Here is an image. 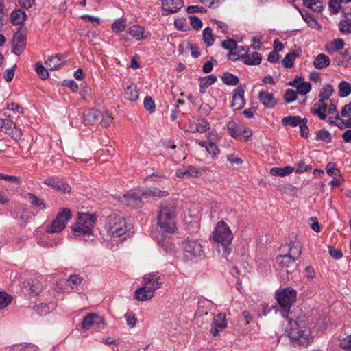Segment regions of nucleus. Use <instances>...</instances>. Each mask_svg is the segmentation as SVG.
Masks as SVG:
<instances>
[{
  "mask_svg": "<svg viewBox=\"0 0 351 351\" xmlns=\"http://www.w3.org/2000/svg\"><path fill=\"white\" fill-rule=\"evenodd\" d=\"M72 214L69 208H62L55 219H53L50 226L47 228L48 233H59L66 227V222L71 219Z\"/></svg>",
  "mask_w": 351,
  "mask_h": 351,
  "instance_id": "nucleus-8",
  "label": "nucleus"
},
{
  "mask_svg": "<svg viewBox=\"0 0 351 351\" xmlns=\"http://www.w3.org/2000/svg\"><path fill=\"white\" fill-rule=\"evenodd\" d=\"M26 31L21 27L14 34L12 40V51L16 56L21 55L26 46Z\"/></svg>",
  "mask_w": 351,
  "mask_h": 351,
  "instance_id": "nucleus-10",
  "label": "nucleus"
},
{
  "mask_svg": "<svg viewBox=\"0 0 351 351\" xmlns=\"http://www.w3.org/2000/svg\"><path fill=\"white\" fill-rule=\"evenodd\" d=\"M101 124L103 127L108 126L113 119V117L108 112H106L105 114H101Z\"/></svg>",
  "mask_w": 351,
  "mask_h": 351,
  "instance_id": "nucleus-61",
  "label": "nucleus"
},
{
  "mask_svg": "<svg viewBox=\"0 0 351 351\" xmlns=\"http://www.w3.org/2000/svg\"><path fill=\"white\" fill-rule=\"evenodd\" d=\"M7 109L12 111L13 112H18L19 114H23L24 110L23 108L18 104L14 102H12L8 105Z\"/></svg>",
  "mask_w": 351,
  "mask_h": 351,
  "instance_id": "nucleus-60",
  "label": "nucleus"
},
{
  "mask_svg": "<svg viewBox=\"0 0 351 351\" xmlns=\"http://www.w3.org/2000/svg\"><path fill=\"white\" fill-rule=\"evenodd\" d=\"M351 93L350 84L346 82L342 81L339 84V96L341 97H347Z\"/></svg>",
  "mask_w": 351,
  "mask_h": 351,
  "instance_id": "nucleus-42",
  "label": "nucleus"
},
{
  "mask_svg": "<svg viewBox=\"0 0 351 351\" xmlns=\"http://www.w3.org/2000/svg\"><path fill=\"white\" fill-rule=\"evenodd\" d=\"M158 243L165 252L167 254L175 252V245L173 243L171 237L162 234L161 237L158 239Z\"/></svg>",
  "mask_w": 351,
  "mask_h": 351,
  "instance_id": "nucleus-23",
  "label": "nucleus"
},
{
  "mask_svg": "<svg viewBox=\"0 0 351 351\" xmlns=\"http://www.w3.org/2000/svg\"><path fill=\"white\" fill-rule=\"evenodd\" d=\"M221 45L225 49L230 51L228 54V59L231 60L232 61H236L239 60V58H233L237 56V53L236 52L237 49V43L235 40L233 38H228L226 40H223L221 43Z\"/></svg>",
  "mask_w": 351,
  "mask_h": 351,
  "instance_id": "nucleus-22",
  "label": "nucleus"
},
{
  "mask_svg": "<svg viewBox=\"0 0 351 351\" xmlns=\"http://www.w3.org/2000/svg\"><path fill=\"white\" fill-rule=\"evenodd\" d=\"M124 98L127 100L134 101L138 98V91L136 86L130 85L125 87L124 91Z\"/></svg>",
  "mask_w": 351,
  "mask_h": 351,
  "instance_id": "nucleus-31",
  "label": "nucleus"
},
{
  "mask_svg": "<svg viewBox=\"0 0 351 351\" xmlns=\"http://www.w3.org/2000/svg\"><path fill=\"white\" fill-rule=\"evenodd\" d=\"M214 241L221 245L222 252L225 256L231 252L230 245L233 239V234L229 226L223 221L217 223L213 231Z\"/></svg>",
  "mask_w": 351,
  "mask_h": 351,
  "instance_id": "nucleus-5",
  "label": "nucleus"
},
{
  "mask_svg": "<svg viewBox=\"0 0 351 351\" xmlns=\"http://www.w3.org/2000/svg\"><path fill=\"white\" fill-rule=\"evenodd\" d=\"M37 74L42 80H45L49 77L47 70L43 66L40 62H37L35 65Z\"/></svg>",
  "mask_w": 351,
  "mask_h": 351,
  "instance_id": "nucleus-48",
  "label": "nucleus"
},
{
  "mask_svg": "<svg viewBox=\"0 0 351 351\" xmlns=\"http://www.w3.org/2000/svg\"><path fill=\"white\" fill-rule=\"evenodd\" d=\"M128 33L132 37L139 40L143 38L144 28L140 25H135L129 29Z\"/></svg>",
  "mask_w": 351,
  "mask_h": 351,
  "instance_id": "nucleus-37",
  "label": "nucleus"
},
{
  "mask_svg": "<svg viewBox=\"0 0 351 351\" xmlns=\"http://www.w3.org/2000/svg\"><path fill=\"white\" fill-rule=\"evenodd\" d=\"M302 121V119L299 116H287L282 119L281 123L284 126L295 127L299 125Z\"/></svg>",
  "mask_w": 351,
  "mask_h": 351,
  "instance_id": "nucleus-35",
  "label": "nucleus"
},
{
  "mask_svg": "<svg viewBox=\"0 0 351 351\" xmlns=\"http://www.w3.org/2000/svg\"><path fill=\"white\" fill-rule=\"evenodd\" d=\"M339 346L344 351H351V334L341 340Z\"/></svg>",
  "mask_w": 351,
  "mask_h": 351,
  "instance_id": "nucleus-51",
  "label": "nucleus"
},
{
  "mask_svg": "<svg viewBox=\"0 0 351 351\" xmlns=\"http://www.w3.org/2000/svg\"><path fill=\"white\" fill-rule=\"evenodd\" d=\"M125 21L119 19L117 20L115 22H114L112 25V29L114 32L119 33L124 30L125 28Z\"/></svg>",
  "mask_w": 351,
  "mask_h": 351,
  "instance_id": "nucleus-49",
  "label": "nucleus"
},
{
  "mask_svg": "<svg viewBox=\"0 0 351 351\" xmlns=\"http://www.w3.org/2000/svg\"><path fill=\"white\" fill-rule=\"evenodd\" d=\"M296 291L291 288L278 289L275 298L279 304L282 317L289 322L286 332L293 346L308 345L312 340L311 332L308 326V320L305 316H298L295 319L289 311L296 300Z\"/></svg>",
  "mask_w": 351,
  "mask_h": 351,
  "instance_id": "nucleus-1",
  "label": "nucleus"
},
{
  "mask_svg": "<svg viewBox=\"0 0 351 351\" xmlns=\"http://www.w3.org/2000/svg\"><path fill=\"white\" fill-rule=\"evenodd\" d=\"M333 87L330 84H327L324 86L322 91L319 95V102L324 103L328 100L332 93H333Z\"/></svg>",
  "mask_w": 351,
  "mask_h": 351,
  "instance_id": "nucleus-36",
  "label": "nucleus"
},
{
  "mask_svg": "<svg viewBox=\"0 0 351 351\" xmlns=\"http://www.w3.org/2000/svg\"><path fill=\"white\" fill-rule=\"evenodd\" d=\"M86 124H90L98 121L101 117V112L95 109L88 110L84 115Z\"/></svg>",
  "mask_w": 351,
  "mask_h": 351,
  "instance_id": "nucleus-32",
  "label": "nucleus"
},
{
  "mask_svg": "<svg viewBox=\"0 0 351 351\" xmlns=\"http://www.w3.org/2000/svg\"><path fill=\"white\" fill-rule=\"evenodd\" d=\"M25 12L19 9L12 12L10 14V21L14 25H21L26 19Z\"/></svg>",
  "mask_w": 351,
  "mask_h": 351,
  "instance_id": "nucleus-29",
  "label": "nucleus"
},
{
  "mask_svg": "<svg viewBox=\"0 0 351 351\" xmlns=\"http://www.w3.org/2000/svg\"><path fill=\"white\" fill-rule=\"evenodd\" d=\"M339 31L343 34L351 33V20H341L339 23Z\"/></svg>",
  "mask_w": 351,
  "mask_h": 351,
  "instance_id": "nucleus-45",
  "label": "nucleus"
},
{
  "mask_svg": "<svg viewBox=\"0 0 351 351\" xmlns=\"http://www.w3.org/2000/svg\"><path fill=\"white\" fill-rule=\"evenodd\" d=\"M316 141H321L326 143H330L332 137L330 133L326 129H322L316 133Z\"/></svg>",
  "mask_w": 351,
  "mask_h": 351,
  "instance_id": "nucleus-41",
  "label": "nucleus"
},
{
  "mask_svg": "<svg viewBox=\"0 0 351 351\" xmlns=\"http://www.w3.org/2000/svg\"><path fill=\"white\" fill-rule=\"evenodd\" d=\"M203 40L207 47L213 45L215 41L214 36L212 33V29L209 27H206L202 32Z\"/></svg>",
  "mask_w": 351,
  "mask_h": 351,
  "instance_id": "nucleus-39",
  "label": "nucleus"
},
{
  "mask_svg": "<svg viewBox=\"0 0 351 351\" xmlns=\"http://www.w3.org/2000/svg\"><path fill=\"white\" fill-rule=\"evenodd\" d=\"M183 250L193 257H202L204 254L202 245L197 239L187 238L182 242Z\"/></svg>",
  "mask_w": 351,
  "mask_h": 351,
  "instance_id": "nucleus-9",
  "label": "nucleus"
},
{
  "mask_svg": "<svg viewBox=\"0 0 351 351\" xmlns=\"http://www.w3.org/2000/svg\"><path fill=\"white\" fill-rule=\"evenodd\" d=\"M296 259L290 258L285 254H280L276 258V262L287 273H291L297 267Z\"/></svg>",
  "mask_w": 351,
  "mask_h": 351,
  "instance_id": "nucleus-15",
  "label": "nucleus"
},
{
  "mask_svg": "<svg viewBox=\"0 0 351 351\" xmlns=\"http://www.w3.org/2000/svg\"><path fill=\"white\" fill-rule=\"evenodd\" d=\"M82 278L78 275H71L67 280V285L73 289L77 287L82 282Z\"/></svg>",
  "mask_w": 351,
  "mask_h": 351,
  "instance_id": "nucleus-47",
  "label": "nucleus"
},
{
  "mask_svg": "<svg viewBox=\"0 0 351 351\" xmlns=\"http://www.w3.org/2000/svg\"><path fill=\"white\" fill-rule=\"evenodd\" d=\"M311 112L313 114L318 116L321 120H326L327 118V106L324 103L316 102Z\"/></svg>",
  "mask_w": 351,
  "mask_h": 351,
  "instance_id": "nucleus-25",
  "label": "nucleus"
},
{
  "mask_svg": "<svg viewBox=\"0 0 351 351\" xmlns=\"http://www.w3.org/2000/svg\"><path fill=\"white\" fill-rule=\"evenodd\" d=\"M227 128L229 134L234 138L241 135H245L246 138H248L252 135L250 129L239 122L230 121L227 123Z\"/></svg>",
  "mask_w": 351,
  "mask_h": 351,
  "instance_id": "nucleus-13",
  "label": "nucleus"
},
{
  "mask_svg": "<svg viewBox=\"0 0 351 351\" xmlns=\"http://www.w3.org/2000/svg\"><path fill=\"white\" fill-rule=\"evenodd\" d=\"M25 197L29 200L32 206L39 208L40 210H44L46 208L44 199L36 196L35 194L28 193H27Z\"/></svg>",
  "mask_w": 351,
  "mask_h": 351,
  "instance_id": "nucleus-27",
  "label": "nucleus"
},
{
  "mask_svg": "<svg viewBox=\"0 0 351 351\" xmlns=\"http://www.w3.org/2000/svg\"><path fill=\"white\" fill-rule=\"evenodd\" d=\"M199 81L203 83V86L208 87L217 81V77L212 74L206 77H199Z\"/></svg>",
  "mask_w": 351,
  "mask_h": 351,
  "instance_id": "nucleus-52",
  "label": "nucleus"
},
{
  "mask_svg": "<svg viewBox=\"0 0 351 351\" xmlns=\"http://www.w3.org/2000/svg\"><path fill=\"white\" fill-rule=\"evenodd\" d=\"M104 323L103 317H100L97 313H89L84 317L82 322V328L85 330H89L94 325H100Z\"/></svg>",
  "mask_w": 351,
  "mask_h": 351,
  "instance_id": "nucleus-17",
  "label": "nucleus"
},
{
  "mask_svg": "<svg viewBox=\"0 0 351 351\" xmlns=\"http://www.w3.org/2000/svg\"><path fill=\"white\" fill-rule=\"evenodd\" d=\"M167 195V191H161L156 187H151L138 191H129L119 198V201L127 206L138 208L143 205L144 200L150 197H163Z\"/></svg>",
  "mask_w": 351,
  "mask_h": 351,
  "instance_id": "nucleus-2",
  "label": "nucleus"
},
{
  "mask_svg": "<svg viewBox=\"0 0 351 351\" xmlns=\"http://www.w3.org/2000/svg\"><path fill=\"white\" fill-rule=\"evenodd\" d=\"M341 3L340 0H330L328 2V7L331 12V13L336 14L341 10Z\"/></svg>",
  "mask_w": 351,
  "mask_h": 351,
  "instance_id": "nucleus-50",
  "label": "nucleus"
},
{
  "mask_svg": "<svg viewBox=\"0 0 351 351\" xmlns=\"http://www.w3.org/2000/svg\"><path fill=\"white\" fill-rule=\"evenodd\" d=\"M25 292L30 295H38L42 289L41 283L37 279H29L24 282Z\"/></svg>",
  "mask_w": 351,
  "mask_h": 351,
  "instance_id": "nucleus-19",
  "label": "nucleus"
},
{
  "mask_svg": "<svg viewBox=\"0 0 351 351\" xmlns=\"http://www.w3.org/2000/svg\"><path fill=\"white\" fill-rule=\"evenodd\" d=\"M293 171V168L291 166H286L283 168L273 167L270 169L271 175L274 176L284 177L291 174Z\"/></svg>",
  "mask_w": 351,
  "mask_h": 351,
  "instance_id": "nucleus-34",
  "label": "nucleus"
},
{
  "mask_svg": "<svg viewBox=\"0 0 351 351\" xmlns=\"http://www.w3.org/2000/svg\"><path fill=\"white\" fill-rule=\"evenodd\" d=\"M244 89L241 86H237L234 89L232 96V101L231 107L233 110L241 109L245 106V100L243 98Z\"/></svg>",
  "mask_w": 351,
  "mask_h": 351,
  "instance_id": "nucleus-18",
  "label": "nucleus"
},
{
  "mask_svg": "<svg viewBox=\"0 0 351 351\" xmlns=\"http://www.w3.org/2000/svg\"><path fill=\"white\" fill-rule=\"evenodd\" d=\"M222 82L226 85L234 86L239 83V78L229 72H226L221 76Z\"/></svg>",
  "mask_w": 351,
  "mask_h": 351,
  "instance_id": "nucleus-40",
  "label": "nucleus"
},
{
  "mask_svg": "<svg viewBox=\"0 0 351 351\" xmlns=\"http://www.w3.org/2000/svg\"><path fill=\"white\" fill-rule=\"evenodd\" d=\"M45 64L48 69L53 71L58 69L62 64L61 56L56 54L49 56L45 60Z\"/></svg>",
  "mask_w": 351,
  "mask_h": 351,
  "instance_id": "nucleus-28",
  "label": "nucleus"
},
{
  "mask_svg": "<svg viewBox=\"0 0 351 351\" xmlns=\"http://www.w3.org/2000/svg\"><path fill=\"white\" fill-rule=\"evenodd\" d=\"M210 128V123L206 119L198 120L196 127L192 130L193 132L203 133Z\"/></svg>",
  "mask_w": 351,
  "mask_h": 351,
  "instance_id": "nucleus-44",
  "label": "nucleus"
},
{
  "mask_svg": "<svg viewBox=\"0 0 351 351\" xmlns=\"http://www.w3.org/2000/svg\"><path fill=\"white\" fill-rule=\"evenodd\" d=\"M206 150L210 154L213 156V157H216L217 155L219 153V149L213 142L208 143V146L206 148Z\"/></svg>",
  "mask_w": 351,
  "mask_h": 351,
  "instance_id": "nucleus-64",
  "label": "nucleus"
},
{
  "mask_svg": "<svg viewBox=\"0 0 351 351\" xmlns=\"http://www.w3.org/2000/svg\"><path fill=\"white\" fill-rule=\"evenodd\" d=\"M306 123H307V119L304 118V119H302V122L299 125L301 136L305 138H308V131H309Z\"/></svg>",
  "mask_w": 351,
  "mask_h": 351,
  "instance_id": "nucleus-57",
  "label": "nucleus"
},
{
  "mask_svg": "<svg viewBox=\"0 0 351 351\" xmlns=\"http://www.w3.org/2000/svg\"><path fill=\"white\" fill-rule=\"evenodd\" d=\"M297 91L300 95H306L311 90V84L308 82H303L296 86Z\"/></svg>",
  "mask_w": 351,
  "mask_h": 351,
  "instance_id": "nucleus-46",
  "label": "nucleus"
},
{
  "mask_svg": "<svg viewBox=\"0 0 351 351\" xmlns=\"http://www.w3.org/2000/svg\"><path fill=\"white\" fill-rule=\"evenodd\" d=\"M300 51H301L300 50L299 51H293L288 53L282 60V66L285 68H291L293 66L296 57L300 55Z\"/></svg>",
  "mask_w": 351,
  "mask_h": 351,
  "instance_id": "nucleus-33",
  "label": "nucleus"
},
{
  "mask_svg": "<svg viewBox=\"0 0 351 351\" xmlns=\"http://www.w3.org/2000/svg\"><path fill=\"white\" fill-rule=\"evenodd\" d=\"M258 99L264 107L269 109L274 108L278 103L274 94L267 91H260L258 93Z\"/></svg>",
  "mask_w": 351,
  "mask_h": 351,
  "instance_id": "nucleus-20",
  "label": "nucleus"
},
{
  "mask_svg": "<svg viewBox=\"0 0 351 351\" xmlns=\"http://www.w3.org/2000/svg\"><path fill=\"white\" fill-rule=\"evenodd\" d=\"M227 327L225 313H219L213 319L211 324L210 333L213 336H217L220 332Z\"/></svg>",
  "mask_w": 351,
  "mask_h": 351,
  "instance_id": "nucleus-14",
  "label": "nucleus"
},
{
  "mask_svg": "<svg viewBox=\"0 0 351 351\" xmlns=\"http://www.w3.org/2000/svg\"><path fill=\"white\" fill-rule=\"evenodd\" d=\"M344 46L343 40L341 38H336L332 42L328 43L326 46V50L329 53H332L337 51L343 49Z\"/></svg>",
  "mask_w": 351,
  "mask_h": 351,
  "instance_id": "nucleus-30",
  "label": "nucleus"
},
{
  "mask_svg": "<svg viewBox=\"0 0 351 351\" xmlns=\"http://www.w3.org/2000/svg\"><path fill=\"white\" fill-rule=\"evenodd\" d=\"M106 228L108 233L113 237H119L125 234L130 228L125 217L117 215H110L107 219Z\"/></svg>",
  "mask_w": 351,
  "mask_h": 351,
  "instance_id": "nucleus-6",
  "label": "nucleus"
},
{
  "mask_svg": "<svg viewBox=\"0 0 351 351\" xmlns=\"http://www.w3.org/2000/svg\"><path fill=\"white\" fill-rule=\"evenodd\" d=\"M96 217L90 214L81 213L72 227V231L77 236H90L95 225Z\"/></svg>",
  "mask_w": 351,
  "mask_h": 351,
  "instance_id": "nucleus-7",
  "label": "nucleus"
},
{
  "mask_svg": "<svg viewBox=\"0 0 351 351\" xmlns=\"http://www.w3.org/2000/svg\"><path fill=\"white\" fill-rule=\"evenodd\" d=\"M9 351H38V348L32 343H21L13 346Z\"/></svg>",
  "mask_w": 351,
  "mask_h": 351,
  "instance_id": "nucleus-38",
  "label": "nucleus"
},
{
  "mask_svg": "<svg viewBox=\"0 0 351 351\" xmlns=\"http://www.w3.org/2000/svg\"><path fill=\"white\" fill-rule=\"evenodd\" d=\"M44 184L63 193L71 192V186L62 180L50 178L45 179Z\"/></svg>",
  "mask_w": 351,
  "mask_h": 351,
  "instance_id": "nucleus-16",
  "label": "nucleus"
},
{
  "mask_svg": "<svg viewBox=\"0 0 351 351\" xmlns=\"http://www.w3.org/2000/svg\"><path fill=\"white\" fill-rule=\"evenodd\" d=\"M190 23L192 27L195 30H199L202 27V22L199 18L196 16H189Z\"/></svg>",
  "mask_w": 351,
  "mask_h": 351,
  "instance_id": "nucleus-54",
  "label": "nucleus"
},
{
  "mask_svg": "<svg viewBox=\"0 0 351 351\" xmlns=\"http://www.w3.org/2000/svg\"><path fill=\"white\" fill-rule=\"evenodd\" d=\"M326 173L331 176H337L340 173L339 170L336 168L334 163L330 162L326 165Z\"/></svg>",
  "mask_w": 351,
  "mask_h": 351,
  "instance_id": "nucleus-58",
  "label": "nucleus"
},
{
  "mask_svg": "<svg viewBox=\"0 0 351 351\" xmlns=\"http://www.w3.org/2000/svg\"><path fill=\"white\" fill-rule=\"evenodd\" d=\"M280 253L298 260L302 254V245L299 241H291L283 244L279 249Z\"/></svg>",
  "mask_w": 351,
  "mask_h": 351,
  "instance_id": "nucleus-11",
  "label": "nucleus"
},
{
  "mask_svg": "<svg viewBox=\"0 0 351 351\" xmlns=\"http://www.w3.org/2000/svg\"><path fill=\"white\" fill-rule=\"evenodd\" d=\"M12 301V297L6 292L0 291V309L6 308Z\"/></svg>",
  "mask_w": 351,
  "mask_h": 351,
  "instance_id": "nucleus-43",
  "label": "nucleus"
},
{
  "mask_svg": "<svg viewBox=\"0 0 351 351\" xmlns=\"http://www.w3.org/2000/svg\"><path fill=\"white\" fill-rule=\"evenodd\" d=\"M0 130L16 140L21 138L23 135L21 129L17 128L16 123L11 119L0 118Z\"/></svg>",
  "mask_w": 351,
  "mask_h": 351,
  "instance_id": "nucleus-12",
  "label": "nucleus"
},
{
  "mask_svg": "<svg viewBox=\"0 0 351 351\" xmlns=\"http://www.w3.org/2000/svg\"><path fill=\"white\" fill-rule=\"evenodd\" d=\"M327 113L329 115H331L330 117H332V119H335V120L339 121L341 120V118L339 117V114L337 111V106L334 104H330L327 108Z\"/></svg>",
  "mask_w": 351,
  "mask_h": 351,
  "instance_id": "nucleus-53",
  "label": "nucleus"
},
{
  "mask_svg": "<svg viewBox=\"0 0 351 351\" xmlns=\"http://www.w3.org/2000/svg\"><path fill=\"white\" fill-rule=\"evenodd\" d=\"M297 92L293 89H288L285 92L284 99L287 103H291L296 100Z\"/></svg>",
  "mask_w": 351,
  "mask_h": 351,
  "instance_id": "nucleus-55",
  "label": "nucleus"
},
{
  "mask_svg": "<svg viewBox=\"0 0 351 351\" xmlns=\"http://www.w3.org/2000/svg\"><path fill=\"white\" fill-rule=\"evenodd\" d=\"M161 285L159 276L154 273L147 274L143 277L141 287L135 291L134 298L141 302L151 300Z\"/></svg>",
  "mask_w": 351,
  "mask_h": 351,
  "instance_id": "nucleus-4",
  "label": "nucleus"
},
{
  "mask_svg": "<svg viewBox=\"0 0 351 351\" xmlns=\"http://www.w3.org/2000/svg\"><path fill=\"white\" fill-rule=\"evenodd\" d=\"M330 64V58L324 53L318 54L313 61V66L317 69L326 68Z\"/></svg>",
  "mask_w": 351,
  "mask_h": 351,
  "instance_id": "nucleus-26",
  "label": "nucleus"
},
{
  "mask_svg": "<svg viewBox=\"0 0 351 351\" xmlns=\"http://www.w3.org/2000/svg\"><path fill=\"white\" fill-rule=\"evenodd\" d=\"M310 227L316 232H320V226L316 217H311L308 219Z\"/></svg>",
  "mask_w": 351,
  "mask_h": 351,
  "instance_id": "nucleus-62",
  "label": "nucleus"
},
{
  "mask_svg": "<svg viewBox=\"0 0 351 351\" xmlns=\"http://www.w3.org/2000/svg\"><path fill=\"white\" fill-rule=\"evenodd\" d=\"M184 6L183 0H170L168 6H162V14L167 16L178 12Z\"/></svg>",
  "mask_w": 351,
  "mask_h": 351,
  "instance_id": "nucleus-21",
  "label": "nucleus"
},
{
  "mask_svg": "<svg viewBox=\"0 0 351 351\" xmlns=\"http://www.w3.org/2000/svg\"><path fill=\"white\" fill-rule=\"evenodd\" d=\"M176 208L177 203L173 199L161 204L157 215V225L162 232L169 234L176 232Z\"/></svg>",
  "mask_w": 351,
  "mask_h": 351,
  "instance_id": "nucleus-3",
  "label": "nucleus"
},
{
  "mask_svg": "<svg viewBox=\"0 0 351 351\" xmlns=\"http://www.w3.org/2000/svg\"><path fill=\"white\" fill-rule=\"evenodd\" d=\"M144 107L149 112H153L155 109V103L152 98L147 96L144 99Z\"/></svg>",
  "mask_w": 351,
  "mask_h": 351,
  "instance_id": "nucleus-56",
  "label": "nucleus"
},
{
  "mask_svg": "<svg viewBox=\"0 0 351 351\" xmlns=\"http://www.w3.org/2000/svg\"><path fill=\"white\" fill-rule=\"evenodd\" d=\"M125 317L126 319L127 324L131 327L133 328L136 324V318L134 315H132L131 313H127L125 315Z\"/></svg>",
  "mask_w": 351,
  "mask_h": 351,
  "instance_id": "nucleus-63",
  "label": "nucleus"
},
{
  "mask_svg": "<svg viewBox=\"0 0 351 351\" xmlns=\"http://www.w3.org/2000/svg\"><path fill=\"white\" fill-rule=\"evenodd\" d=\"M243 60L247 65H258L261 62V55L258 52H253L250 55L246 52L244 55L241 56L239 60Z\"/></svg>",
  "mask_w": 351,
  "mask_h": 351,
  "instance_id": "nucleus-24",
  "label": "nucleus"
},
{
  "mask_svg": "<svg viewBox=\"0 0 351 351\" xmlns=\"http://www.w3.org/2000/svg\"><path fill=\"white\" fill-rule=\"evenodd\" d=\"M328 252L330 256L336 260L340 259L343 256V254L341 250L335 249L332 246L328 247Z\"/></svg>",
  "mask_w": 351,
  "mask_h": 351,
  "instance_id": "nucleus-59",
  "label": "nucleus"
}]
</instances>
